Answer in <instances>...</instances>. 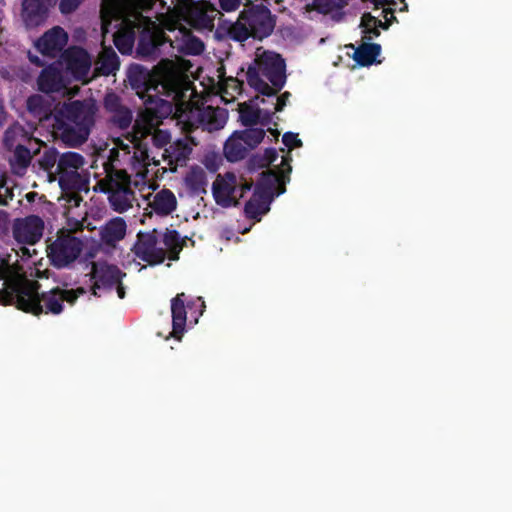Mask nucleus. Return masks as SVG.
<instances>
[{"instance_id": "obj_1", "label": "nucleus", "mask_w": 512, "mask_h": 512, "mask_svg": "<svg viewBox=\"0 0 512 512\" xmlns=\"http://www.w3.org/2000/svg\"><path fill=\"white\" fill-rule=\"evenodd\" d=\"M248 84L265 96L275 95L286 82L285 62L277 53L257 50L247 69Z\"/></svg>"}, {"instance_id": "obj_2", "label": "nucleus", "mask_w": 512, "mask_h": 512, "mask_svg": "<svg viewBox=\"0 0 512 512\" xmlns=\"http://www.w3.org/2000/svg\"><path fill=\"white\" fill-rule=\"evenodd\" d=\"M37 287L35 283L26 282L23 288L19 290L16 304L17 307L23 311L33 313L35 315L42 311L45 306L48 312L58 314L62 311L61 301L73 303L77 294L74 291L51 290L43 293L39 298L37 294Z\"/></svg>"}, {"instance_id": "obj_3", "label": "nucleus", "mask_w": 512, "mask_h": 512, "mask_svg": "<svg viewBox=\"0 0 512 512\" xmlns=\"http://www.w3.org/2000/svg\"><path fill=\"white\" fill-rule=\"evenodd\" d=\"M125 277L126 274L118 267L107 262H97L93 266L95 290L115 293L119 299L125 297Z\"/></svg>"}, {"instance_id": "obj_4", "label": "nucleus", "mask_w": 512, "mask_h": 512, "mask_svg": "<svg viewBox=\"0 0 512 512\" xmlns=\"http://www.w3.org/2000/svg\"><path fill=\"white\" fill-rule=\"evenodd\" d=\"M44 223L36 217L31 216L24 219H19L14 224V237L19 245V250L23 255L31 256L35 252L26 246H33L40 240L43 234Z\"/></svg>"}, {"instance_id": "obj_5", "label": "nucleus", "mask_w": 512, "mask_h": 512, "mask_svg": "<svg viewBox=\"0 0 512 512\" xmlns=\"http://www.w3.org/2000/svg\"><path fill=\"white\" fill-rule=\"evenodd\" d=\"M274 19L271 12L265 7H258L248 14L243 15L238 21L237 25L250 29L245 37L251 35L258 39H263L269 36L274 29Z\"/></svg>"}, {"instance_id": "obj_6", "label": "nucleus", "mask_w": 512, "mask_h": 512, "mask_svg": "<svg viewBox=\"0 0 512 512\" xmlns=\"http://www.w3.org/2000/svg\"><path fill=\"white\" fill-rule=\"evenodd\" d=\"M81 251V241L67 234L58 237L50 245L49 256L55 266L63 267L77 259Z\"/></svg>"}, {"instance_id": "obj_7", "label": "nucleus", "mask_w": 512, "mask_h": 512, "mask_svg": "<svg viewBox=\"0 0 512 512\" xmlns=\"http://www.w3.org/2000/svg\"><path fill=\"white\" fill-rule=\"evenodd\" d=\"M150 81L152 85H161L165 90L178 91L185 84L184 70L180 65L165 61L155 68Z\"/></svg>"}, {"instance_id": "obj_8", "label": "nucleus", "mask_w": 512, "mask_h": 512, "mask_svg": "<svg viewBox=\"0 0 512 512\" xmlns=\"http://www.w3.org/2000/svg\"><path fill=\"white\" fill-rule=\"evenodd\" d=\"M152 0H104V11L123 17L131 25L140 23L139 9L150 7Z\"/></svg>"}, {"instance_id": "obj_9", "label": "nucleus", "mask_w": 512, "mask_h": 512, "mask_svg": "<svg viewBox=\"0 0 512 512\" xmlns=\"http://www.w3.org/2000/svg\"><path fill=\"white\" fill-rule=\"evenodd\" d=\"M133 249L135 255L148 265H157L164 261V251L158 247V239L154 232L139 235Z\"/></svg>"}, {"instance_id": "obj_10", "label": "nucleus", "mask_w": 512, "mask_h": 512, "mask_svg": "<svg viewBox=\"0 0 512 512\" xmlns=\"http://www.w3.org/2000/svg\"><path fill=\"white\" fill-rule=\"evenodd\" d=\"M18 267L9 265L5 259L0 257V292L5 296L15 294L17 297L19 290L26 284Z\"/></svg>"}, {"instance_id": "obj_11", "label": "nucleus", "mask_w": 512, "mask_h": 512, "mask_svg": "<svg viewBox=\"0 0 512 512\" xmlns=\"http://www.w3.org/2000/svg\"><path fill=\"white\" fill-rule=\"evenodd\" d=\"M213 195L216 202L222 206L236 203L235 177L232 174L218 177L213 185Z\"/></svg>"}, {"instance_id": "obj_12", "label": "nucleus", "mask_w": 512, "mask_h": 512, "mask_svg": "<svg viewBox=\"0 0 512 512\" xmlns=\"http://www.w3.org/2000/svg\"><path fill=\"white\" fill-rule=\"evenodd\" d=\"M66 66L70 71L68 79L82 80L91 68V59L85 51L73 50L67 56Z\"/></svg>"}, {"instance_id": "obj_13", "label": "nucleus", "mask_w": 512, "mask_h": 512, "mask_svg": "<svg viewBox=\"0 0 512 512\" xmlns=\"http://www.w3.org/2000/svg\"><path fill=\"white\" fill-rule=\"evenodd\" d=\"M67 34L63 29L56 27L46 33L36 42L37 49L43 54H50L63 48L67 43Z\"/></svg>"}, {"instance_id": "obj_14", "label": "nucleus", "mask_w": 512, "mask_h": 512, "mask_svg": "<svg viewBox=\"0 0 512 512\" xmlns=\"http://www.w3.org/2000/svg\"><path fill=\"white\" fill-rule=\"evenodd\" d=\"M381 47L374 43H363L354 49L351 55L358 67L370 66L375 63H380Z\"/></svg>"}, {"instance_id": "obj_15", "label": "nucleus", "mask_w": 512, "mask_h": 512, "mask_svg": "<svg viewBox=\"0 0 512 512\" xmlns=\"http://www.w3.org/2000/svg\"><path fill=\"white\" fill-rule=\"evenodd\" d=\"M384 14L385 21L382 22L378 20L376 16H373L369 13L363 14L360 22V29L363 34L367 35L368 39H371L374 36L379 35V28L387 29L390 25L392 19H394L393 13L384 10L382 12Z\"/></svg>"}, {"instance_id": "obj_16", "label": "nucleus", "mask_w": 512, "mask_h": 512, "mask_svg": "<svg viewBox=\"0 0 512 512\" xmlns=\"http://www.w3.org/2000/svg\"><path fill=\"white\" fill-rule=\"evenodd\" d=\"M265 100L263 98L255 97L248 103H242L239 105L240 120L244 124H251L256 122L261 117H269L270 112L267 110L260 109V105Z\"/></svg>"}, {"instance_id": "obj_17", "label": "nucleus", "mask_w": 512, "mask_h": 512, "mask_svg": "<svg viewBox=\"0 0 512 512\" xmlns=\"http://www.w3.org/2000/svg\"><path fill=\"white\" fill-rule=\"evenodd\" d=\"M247 149L249 147L243 131L233 133L227 139L224 147L225 155L231 161L238 160Z\"/></svg>"}, {"instance_id": "obj_18", "label": "nucleus", "mask_w": 512, "mask_h": 512, "mask_svg": "<svg viewBox=\"0 0 512 512\" xmlns=\"http://www.w3.org/2000/svg\"><path fill=\"white\" fill-rule=\"evenodd\" d=\"M172 322H173V330L172 336L180 339L181 335L185 330L186 324V310L183 301L180 297H177L173 300L172 305Z\"/></svg>"}, {"instance_id": "obj_19", "label": "nucleus", "mask_w": 512, "mask_h": 512, "mask_svg": "<svg viewBox=\"0 0 512 512\" xmlns=\"http://www.w3.org/2000/svg\"><path fill=\"white\" fill-rule=\"evenodd\" d=\"M152 211L158 214H168L176 208V199L169 191L157 193L150 201Z\"/></svg>"}, {"instance_id": "obj_20", "label": "nucleus", "mask_w": 512, "mask_h": 512, "mask_svg": "<svg viewBox=\"0 0 512 512\" xmlns=\"http://www.w3.org/2000/svg\"><path fill=\"white\" fill-rule=\"evenodd\" d=\"M271 194L267 195H254L245 207V212L248 217L257 219L261 215L267 213L270 209Z\"/></svg>"}, {"instance_id": "obj_21", "label": "nucleus", "mask_w": 512, "mask_h": 512, "mask_svg": "<svg viewBox=\"0 0 512 512\" xmlns=\"http://www.w3.org/2000/svg\"><path fill=\"white\" fill-rule=\"evenodd\" d=\"M228 119L226 110L220 108H207L202 121L209 130H217L225 125Z\"/></svg>"}, {"instance_id": "obj_22", "label": "nucleus", "mask_w": 512, "mask_h": 512, "mask_svg": "<svg viewBox=\"0 0 512 512\" xmlns=\"http://www.w3.org/2000/svg\"><path fill=\"white\" fill-rule=\"evenodd\" d=\"M126 234V224L121 218L111 220L103 230V237L108 242L122 239Z\"/></svg>"}, {"instance_id": "obj_23", "label": "nucleus", "mask_w": 512, "mask_h": 512, "mask_svg": "<svg viewBox=\"0 0 512 512\" xmlns=\"http://www.w3.org/2000/svg\"><path fill=\"white\" fill-rule=\"evenodd\" d=\"M55 2L56 0H24L23 11L25 20L29 21L33 13L39 12L42 8Z\"/></svg>"}, {"instance_id": "obj_24", "label": "nucleus", "mask_w": 512, "mask_h": 512, "mask_svg": "<svg viewBox=\"0 0 512 512\" xmlns=\"http://www.w3.org/2000/svg\"><path fill=\"white\" fill-rule=\"evenodd\" d=\"M110 203L117 211H125L130 207L129 201L126 199L125 191H117L110 195Z\"/></svg>"}, {"instance_id": "obj_25", "label": "nucleus", "mask_w": 512, "mask_h": 512, "mask_svg": "<svg viewBox=\"0 0 512 512\" xmlns=\"http://www.w3.org/2000/svg\"><path fill=\"white\" fill-rule=\"evenodd\" d=\"M243 133L249 148L259 144L265 135V132L262 129H247L244 130Z\"/></svg>"}, {"instance_id": "obj_26", "label": "nucleus", "mask_w": 512, "mask_h": 512, "mask_svg": "<svg viewBox=\"0 0 512 512\" xmlns=\"http://www.w3.org/2000/svg\"><path fill=\"white\" fill-rule=\"evenodd\" d=\"M115 45L121 53H129L133 48V41L128 36H117Z\"/></svg>"}, {"instance_id": "obj_27", "label": "nucleus", "mask_w": 512, "mask_h": 512, "mask_svg": "<svg viewBox=\"0 0 512 512\" xmlns=\"http://www.w3.org/2000/svg\"><path fill=\"white\" fill-rule=\"evenodd\" d=\"M282 140L289 149H293L302 144L300 138L298 137V134L292 132H286L283 135Z\"/></svg>"}, {"instance_id": "obj_28", "label": "nucleus", "mask_w": 512, "mask_h": 512, "mask_svg": "<svg viewBox=\"0 0 512 512\" xmlns=\"http://www.w3.org/2000/svg\"><path fill=\"white\" fill-rule=\"evenodd\" d=\"M79 0H61L60 10L62 13H69L77 8Z\"/></svg>"}, {"instance_id": "obj_29", "label": "nucleus", "mask_w": 512, "mask_h": 512, "mask_svg": "<svg viewBox=\"0 0 512 512\" xmlns=\"http://www.w3.org/2000/svg\"><path fill=\"white\" fill-rule=\"evenodd\" d=\"M290 94L285 92L277 97L276 103H275V111L280 112L284 109V107L287 105L289 101Z\"/></svg>"}, {"instance_id": "obj_30", "label": "nucleus", "mask_w": 512, "mask_h": 512, "mask_svg": "<svg viewBox=\"0 0 512 512\" xmlns=\"http://www.w3.org/2000/svg\"><path fill=\"white\" fill-rule=\"evenodd\" d=\"M220 4L224 10L230 11L238 6L239 0H220Z\"/></svg>"}, {"instance_id": "obj_31", "label": "nucleus", "mask_w": 512, "mask_h": 512, "mask_svg": "<svg viewBox=\"0 0 512 512\" xmlns=\"http://www.w3.org/2000/svg\"><path fill=\"white\" fill-rule=\"evenodd\" d=\"M51 77V73L49 71H43L40 76V86L42 90L49 91L50 88L45 86V81Z\"/></svg>"}, {"instance_id": "obj_32", "label": "nucleus", "mask_w": 512, "mask_h": 512, "mask_svg": "<svg viewBox=\"0 0 512 512\" xmlns=\"http://www.w3.org/2000/svg\"><path fill=\"white\" fill-rule=\"evenodd\" d=\"M354 47L352 45L345 46L342 50L345 51L346 56H350V49H353Z\"/></svg>"}, {"instance_id": "obj_33", "label": "nucleus", "mask_w": 512, "mask_h": 512, "mask_svg": "<svg viewBox=\"0 0 512 512\" xmlns=\"http://www.w3.org/2000/svg\"><path fill=\"white\" fill-rule=\"evenodd\" d=\"M110 61H111L112 67H116L117 66L118 62H117V58H116L115 55L111 56Z\"/></svg>"}, {"instance_id": "obj_34", "label": "nucleus", "mask_w": 512, "mask_h": 512, "mask_svg": "<svg viewBox=\"0 0 512 512\" xmlns=\"http://www.w3.org/2000/svg\"><path fill=\"white\" fill-rule=\"evenodd\" d=\"M3 121H4V113H3L2 107H0V125L3 123Z\"/></svg>"}, {"instance_id": "obj_35", "label": "nucleus", "mask_w": 512, "mask_h": 512, "mask_svg": "<svg viewBox=\"0 0 512 512\" xmlns=\"http://www.w3.org/2000/svg\"><path fill=\"white\" fill-rule=\"evenodd\" d=\"M70 156H71V157H73V158H76L77 160H79L80 162H82V158H81L79 155H77V154H75V153H71V154H70Z\"/></svg>"}, {"instance_id": "obj_36", "label": "nucleus", "mask_w": 512, "mask_h": 512, "mask_svg": "<svg viewBox=\"0 0 512 512\" xmlns=\"http://www.w3.org/2000/svg\"><path fill=\"white\" fill-rule=\"evenodd\" d=\"M271 132L274 134L276 138H278L279 132L277 130H271Z\"/></svg>"}, {"instance_id": "obj_37", "label": "nucleus", "mask_w": 512, "mask_h": 512, "mask_svg": "<svg viewBox=\"0 0 512 512\" xmlns=\"http://www.w3.org/2000/svg\"><path fill=\"white\" fill-rule=\"evenodd\" d=\"M165 27H166L168 30H170V31H172V30L174 29L172 26H169V25H165Z\"/></svg>"}, {"instance_id": "obj_38", "label": "nucleus", "mask_w": 512, "mask_h": 512, "mask_svg": "<svg viewBox=\"0 0 512 512\" xmlns=\"http://www.w3.org/2000/svg\"><path fill=\"white\" fill-rule=\"evenodd\" d=\"M318 2H324L325 4H327L329 2V0H317Z\"/></svg>"}, {"instance_id": "obj_39", "label": "nucleus", "mask_w": 512, "mask_h": 512, "mask_svg": "<svg viewBox=\"0 0 512 512\" xmlns=\"http://www.w3.org/2000/svg\"><path fill=\"white\" fill-rule=\"evenodd\" d=\"M316 8H317V9H321L322 7H321V5H320V4H316Z\"/></svg>"}]
</instances>
